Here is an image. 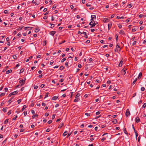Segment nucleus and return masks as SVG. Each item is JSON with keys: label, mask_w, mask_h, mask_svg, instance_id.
<instances>
[{"label": "nucleus", "mask_w": 146, "mask_h": 146, "mask_svg": "<svg viewBox=\"0 0 146 146\" xmlns=\"http://www.w3.org/2000/svg\"><path fill=\"white\" fill-rule=\"evenodd\" d=\"M13 57L14 59L15 60L17 59V56L15 55L14 54L13 55Z\"/></svg>", "instance_id": "cd10ccee"}, {"label": "nucleus", "mask_w": 146, "mask_h": 146, "mask_svg": "<svg viewBox=\"0 0 146 146\" xmlns=\"http://www.w3.org/2000/svg\"><path fill=\"white\" fill-rule=\"evenodd\" d=\"M21 99H19L17 101V102L18 103V104H19L21 102Z\"/></svg>", "instance_id": "e433bc0d"}, {"label": "nucleus", "mask_w": 146, "mask_h": 146, "mask_svg": "<svg viewBox=\"0 0 146 146\" xmlns=\"http://www.w3.org/2000/svg\"><path fill=\"white\" fill-rule=\"evenodd\" d=\"M135 121L137 123H138L140 121V119L139 117H137L135 119Z\"/></svg>", "instance_id": "9b49d317"}, {"label": "nucleus", "mask_w": 146, "mask_h": 146, "mask_svg": "<svg viewBox=\"0 0 146 146\" xmlns=\"http://www.w3.org/2000/svg\"><path fill=\"white\" fill-rule=\"evenodd\" d=\"M116 37V40H118V35H115Z\"/></svg>", "instance_id": "864d4df0"}, {"label": "nucleus", "mask_w": 146, "mask_h": 146, "mask_svg": "<svg viewBox=\"0 0 146 146\" xmlns=\"http://www.w3.org/2000/svg\"><path fill=\"white\" fill-rule=\"evenodd\" d=\"M48 93H46V94H45V97L44 98H45L48 97Z\"/></svg>", "instance_id": "4c0bfd02"}, {"label": "nucleus", "mask_w": 146, "mask_h": 146, "mask_svg": "<svg viewBox=\"0 0 146 146\" xmlns=\"http://www.w3.org/2000/svg\"><path fill=\"white\" fill-rule=\"evenodd\" d=\"M64 125L63 123H61L59 125L58 127L59 128H61V127L63 126Z\"/></svg>", "instance_id": "f3484780"}, {"label": "nucleus", "mask_w": 146, "mask_h": 146, "mask_svg": "<svg viewBox=\"0 0 146 146\" xmlns=\"http://www.w3.org/2000/svg\"><path fill=\"white\" fill-rule=\"evenodd\" d=\"M84 126V124H82L80 126L81 128H83Z\"/></svg>", "instance_id": "774afa93"}, {"label": "nucleus", "mask_w": 146, "mask_h": 146, "mask_svg": "<svg viewBox=\"0 0 146 146\" xmlns=\"http://www.w3.org/2000/svg\"><path fill=\"white\" fill-rule=\"evenodd\" d=\"M127 6H129V8H130L132 6V5L131 3H130Z\"/></svg>", "instance_id": "58836bf2"}, {"label": "nucleus", "mask_w": 146, "mask_h": 146, "mask_svg": "<svg viewBox=\"0 0 146 146\" xmlns=\"http://www.w3.org/2000/svg\"><path fill=\"white\" fill-rule=\"evenodd\" d=\"M23 113L25 116H26L27 114V111H24L23 112Z\"/></svg>", "instance_id": "49530a36"}, {"label": "nucleus", "mask_w": 146, "mask_h": 146, "mask_svg": "<svg viewBox=\"0 0 146 146\" xmlns=\"http://www.w3.org/2000/svg\"><path fill=\"white\" fill-rule=\"evenodd\" d=\"M136 29L134 28H133L132 29V31L133 32H135L136 31Z\"/></svg>", "instance_id": "09e8293b"}, {"label": "nucleus", "mask_w": 146, "mask_h": 146, "mask_svg": "<svg viewBox=\"0 0 146 146\" xmlns=\"http://www.w3.org/2000/svg\"><path fill=\"white\" fill-rule=\"evenodd\" d=\"M145 90V88L144 87H142L141 88V90L142 91H143Z\"/></svg>", "instance_id": "c9c22d12"}, {"label": "nucleus", "mask_w": 146, "mask_h": 146, "mask_svg": "<svg viewBox=\"0 0 146 146\" xmlns=\"http://www.w3.org/2000/svg\"><path fill=\"white\" fill-rule=\"evenodd\" d=\"M56 33V32L54 31H51L50 32L49 34L52 36H54V34Z\"/></svg>", "instance_id": "0eeeda50"}, {"label": "nucleus", "mask_w": 146, "mask_h": 146, "mask_svg": "<svg viewBox=\"0 0 146 146\" xmlns=\"http://www.w3.org/2000/svg\"><path fill=\"white\" fill-rule=\"evenodd\" d=\"M50 24L51 25V28H53L54 26V24H51V23H50Z\"/></svg>", "instance_id": "72a5a7b5"}, {"label": "nucleus", "mask_w": 146, "mask_h": 146, "mask_svg": "<svg viewBox=\"0 0 146 146\" xmlns=\"http://www.w3.org/2000/svg\"><path fill=\"white\" fill-rule=\"evenodd\" d=\"M90 41L89 40H88L86 42V44H88L90 43Z\"/></svg>", "instance_id": "603ef678"}, {"label": "nucleus", "mask_w": 146, "mask_h": 146, "mask_svg": "<svg viewBox=\"0 0 146 146\" xmlns=\"http://www.w3.org/2000/svg\"><path fill=\"white\" fill-rule=\"evenodd\" d=\"M49 113H46L45 114V115L46 116H48L49 115Z\"/></svg>", "instance_id": "680f3d73"}, {"label": "nucleus", "mask_w": 146, "mask_h": 146, "mask_svg": "<svg viewBox=\"0 0 146 146\" xmlns=\"http://www.w3.org/2000/svg\"><path fill=\"white\" fill-rule=\"evenodd\" d=\"M44 86H45V85L44 84H42L41 85L40 87L41 88H42Z\"/></svg>", "instance_id": "a19ab883"}, {"label": "nucleus", "mask_w": 146, "mask_h": 146, "mask_svg": "<svg viewBox=\"0 0 146 146\" xmlns=\"http://www.w3.org/2000/svg\"><path fill=\"white\" fill-rule=\"evenodd\" d=\"M7 140V139H6L5 140H4L2 142V144H5V143L6 142Z\"/></svg>", "instance_id": "c03bdc74"}, {"label": "nucleus", "mask_w": 146, "mask_h": 146, "mask_svg": "<svg viewBox=\"0 0 146 146\" xmlns=\"http://www.w3.org/2000/svg\"><path fill=\"white\" fill-rule=\"evenodd\" d=\"M8 66H7L5 67V68H4L3 69V71H2V72H5V71L6 70V69H7V68H8Z\"/></svg>", "instance_id": "7c9ffc66"}, {"label": "nucleus", "mask_w": 146, "mask_h": 146, "mask_svg": "<svg viewBox=\"0 0 146 146\" xmlns=\"http://www.w3.org/2000/svg\"><path fill=\"white\" fill-rule=\"evenodd\" d=\"M58 98V97L56 96H53L52 98V100H56Z\"/></svg>", "instance_id": "4468645a"}, {"label": "nucleus", "mask_w": 146, "mask_h": 146, "mask_svg": "<svg viewBox=\"0 0 146 146\" xmlns=\"http://www.w3.org/2000/svg\"><path fill=\"white\" fill-rule=\"evenodd\" d=\"M17 116L16 115L15 117L13 118V120H15L17 119Z\"/></svg>", "instance_id": "e2e57ef3"}, {"label": "nucleus", "mask_w": 146, "mask_h": 146, "mask_svg": "<svg viewBox=\"0 0 146 146\" xmlns=\"http://www.w3.org/2000/svg\"><path fill=\"white\" fill-rule=\"evenodd\" d=\"M14 97L13 96L8 101V102H9V104H10L12 102V100L13 99Z\"/></svg>", "instance_id": "1a4fd4ad"}, {"label": "nucleus", "mask_w": 146, "mask_h": 146, "mask_svg": "<svg viewBox=\"0 0 146 146\" xmlns=\"http://www.w3.org/2000/svg\"><path fill=\"white\" fill-rule=\"evenodd\" d=\"M80 96V94L79 93H78L76 95V98L78 97H79Z\"/></svg>", "instance_id": "c756f323"}, {"label": "nucleus", "mask_w": 146, "mask_h": 146, "mask_svg": "<svg viewBox=\"0 0 146 146\" xmlns=\"http://www.w3.org/2000/svg\"><path fill=\"white\" fill-rule=\"evenodd\" d=\"M123 132L125 134H127V135H128V133L126 130V129L125 127H124L123 128Z\"/></svg>", "instance_id": "ddd939ff"}, {"label": "nucleus", "mask_w": 146, "mask_h": 146, "mask_svg": "<svg viewBox=\"0 0 146 146\" xmlns=\"http://www.w3.org/2000/svg\"><path fill=\"white\" fill-rule=\"evenodd\" d=\"M108 20V19L107 18H105L104 19V21L105 22H107V20Z\"/></svg>", "instance_id": "338daca9"}, {"label": "nucleus", "mask_w": 146, "mask_h": 146, "mask_svg": "<svg viewBox=\"0 0 146 146\" xmlns=\"http://www.w3.org/2000/svg\"><path fill=\"white\" fill-rule=\"evenodd\" d=\"M31 113L33 114L34 115L35 113V111L34 110H31Z\"/></svg>", "instance_id": "bf43d9fd"}, {"label": "nucleus", "mask_w": 146, "mask_h": 146, "mask_svg": "<svg viewBox=\"0 0 146 146\" xmlns=\"http://www.w3.org/2000/svg\"><path fill=\"white\" fill-rule=\"evenodd\" d=\"M146 107V103H144L143 106V108H145Z\"/></svg>", "instance_id": "79ce46f5"}, {"label": "nucleus", "mask_w": 146, "mask_h": 146, "mask_svg": "<svg viewBox=\"0 0 146 146\" xmlns=\"http://www.w3.org/2000/svg\"><path fill=\"white\" fill-rule=\"evenodd\" d=\"M111 25H112V24L111 23H109L108 24V29L109 30L111 27Z\"/></svg>", "instance_id": "2eb2a0df"}, {"label": "nucleus", "mask_w": 146, "mask_h": 146, "mask_svg": "<svg viewBox=\"0 0 146 146\" xmlns=\"http://www.w3.org/2000/svg\"><path fill=\"white\" fill-rule=\"evenodd\" d=\"M52 122V120H50L47 123L48 124H50Z\"/></svg>", "instance_id": "4d7b16f0"}, {"label": "nucleus", "mask_w": 146, "mask_h": 146, "mask_svg": "<svg viewBox=\"0 0 146 146\" xmlns=\"http://www.w3.org/2000/svg\"><path fill=\"white\" fill-rule=\"evenodd\" d=\"M38 88V87L37 86H34V88L35 89H37Z\"/></svg>", "instance_id": "5fc2aeb1"}, {"label": "nucleus", "mask_w": 146, "mask_h": 146, "mask_svg": "<svg viewBox=\"0 0 146 146\" xmlns=\"http://www.w3.org/2000/svg\"><path fill=\"white\" fill-rule=\"evenodd\" d=\"M136 42H137V41H134L133 42V43L132 45L133 46L134 45H135L136 44Z\"/></svg>", "instance_id": "6e6d98bb"}, {"label": "nucleus", "mask_w": 146, "mask_h": 146, "mask_svg": "<svg viewBox=\"0 0 146 146\" xmlns=\"http://www.w3.org/2000/svg\"><path fill=\"white\" fill-rule=\"evenodd\" d=\"M64 68V67L63 66H61L60 67V69L61 70H63Z\"/></svg>", "instance_id": "37998d69"}, {"label": "nucleus", "mask_w": 146, "mask_h": 146, "mask_svg": "<svg viewBox=\"0 0 146 146\" xmlns=\"http://www.w3.org/2000/svg\"><path fill=\"white\" fill-rule=\"evenodd\" d=\"M2 110L3 111H4V112H5L6 111H7V110H6V109L5 108H3V110Z\"/></svg>", "instance_id": "3c124183"}, {"label": "nucleus", "mask_w": 146, "mask_h": 146, "mask_svg": "<svg viewBox=\"0 0 146 146\" xmlns=\"http://www.w3.org/2000/svg\"><path fill=\"white\" fill-rule=\"evenodd\" d=\"M35 30V32L36 33L38 32L39 31V30L38 29H37L36 28Z\"/></svg>", "instance_id": "ea45409f"}, {"label": "nucleus", "mask_w": 146, "mask_h": 146, "mask_svg": "<svg viewBox=\"0 0 146 146\" xmlns=\"http://www.w3.org/2000/svg\"><path fill=\"white\" fill-rule=\"evenodd\" d=\"M65 42H66L65 40H64V41H62V42L59 43V44H62L63 43H64Z\"/></svg>", "instance_id": "0e129e2a"}, {"label": "nucleus", "mask_w": 146, "mask_h": 146, "mask_svg": "<svg viewBox=\"0 0 146 146\" xmlns=\"http://www.w3.org/2000/svg\"><path fill=\"white\" fill-rule=\"evenodd\" d=\"M130 114V112L129 110L128 109H127L125 113V115L126 116H128V115Z\"/></svg>", "instance_id": "20e7f679"}, {"label": "nucleus", "mask_w": 146, "mask_h": 146, "mask_svg": "<svg viewBox=\"0 0 146 146\" xmlns=\"http://www.w3.org/2000/svg\"><path fill=\"white\" fill-rule=\"evenodd\" d=\"M142 73L141 72H140L139 73L138 76V77L139 79L141 78V77L142 76Z\"/></svg>", "instance_id": "a211bd4d"}, {"label": "nucleus", "mask_w": 146, "mask_h": 146, "mask_svg": "<svg viewBox=\"0 0 146 146\" xmlns=\"http://www.w3.org/2000/svg\"><path fill=\"white\" fill-rule=\"evenodd\" d=\"M106 139V138L105 137H103L101 139V141L102 142H103Z\"/></svg>", "instance_id": "de8ad7c7"}, {"label": "nucleus", "mask_w": 146, "mask_h": 146, "mask_svg": "<svg viewBox=\"0 0 146 146\" xmlns=\"http://www.w3.org/2000/svg\"><path fill=\"white\" fill-rule=\"evenodd\" d=\"M112 122L114 124H116L117 123V121L116 119H115L113 120Z\"/></svg>", "instance_id": "9d476101"}, {"label": "nucleus", "mask_w": 146, "mask_h": 146, "mask_svg": "<svg viewBox=\"0 0 146 146\" xmlns=\"http://www.w3.org/2000/svg\"><path fill=\"white\" fill-rule=\"evenodd\" d=\"M38 117V115L37 114H36L35 115H33L32 117L33 118H34L35 117Z\"/></svg>", "instance_id": "5701e85b"}, {"label": "nucleus", "mask_w": 146, "mask_h": 146, "mask_svg": "<svg viewBox=\"0 0 146 146\" xmlns=\"http://www.w3.org/2000/svg\"><path fill=\"white\" fill-rule=\"evenodd\" d=\"M96 19V16L95 15H92L91 16V20L93 21V20Z\"/></svg>", "instance_id": "423d86ee"}, {"label": "nucleus", "mask_w": 146, "mask_h": 146, "mask_svg": "<svg viewBox=\"0 0 146 146\" xmlns=\"http://www.w3.org/2000/svg\"><path fill=\"white\" fill-rule=\"evenodd\" d=\"M100 112L99 111H98L96 112V115H99L100 113Z\"/></svg>", "instance_id": "052dcab7"}, {"label": "nucleus", "mask_w": 146, "mask_h": 146, "mask_svg": "<svg viewBox=\"0 0 146 146\" xmlns=\"http://www.w3.org/2000/svg\"><path fill=\"white\" fill-rule=\"evenodd\" d=\"M32 3H35L36 5H38V3L36 2V1L35 2L34 0L32 1Z\"/></svg>", "instance_id": "aec40b11"}, {"label": "nucleus", "mask_w": 146, "mask_h": 146, "mask_svg": "<svg viewBox=\"0 0 146 146\" xmlns=\"http://www.w3.org/2000/svg\"><path fill=\"white\" fill-rule=\"evenodd\" d=\"M96 24L95 23L94 21H92L89 23V25L91 26L90 27L91 28H92L94 27Z\"/></svg>", "instance_id": "f257e3e1"}, {"label": "nucleus", "mask_w": 146, "mask_h": 146, "mask_svg": "<svg viewBox=\"0 0 146 146\" xmlns=\"http://www.w3.org/2000/svg\"><path fill=\"white\" fill-rule=\"evenodd\" d=\"M127 70V68L125 67H124L121 71V74L123 75H124L126 73V70Z\"/></svg>", "instance_id": "f03ea898"}, {"label": "nucleus", "mask_w": 146, "mask_h": 146, "mask_svg": "<svg viewBox=\"0 0 146 146\" xmlns=\"http://www.w3.org/2000/svg\"><path fill=\"white\" fill-rule=\"evenodd\" d=\"M23 27H19L18 29L17 30H21L22 29Z\"/></svg>", "instance_id": "f704fd0d"}, {"label": "nucleus", "mask_w": 146, "mask_h": 146, "mask_svg": "<svg viewBox=\"0 0 146 146\" xmlns=\"http://www.w3.org/2000/svg\"><path fill=\"white\" fill-rule=\"evenodd\" d=\"M8 119H6L4 122V124H6L8 122Z\"/></svg>", "instance_id": "a878e982"}, {"label": "nucleus", "mask_w": 146, "mask_h": 146, "mask_svg": "<svg viewBox=\"0 0 146 146\" xmlns=\"http://www.w3.org/2000/svg\"><path fill=\"white\" fill-rule=\"evenodd\" d=\"M4 13L6 14H7L9 13L7 10H5L4 11Z\"/></svg>", "instance_id": "2f4dec72"}, {"label": "nucleus", "mask_w": 146, "mask_h": 146, "mask_svg": "<svg viewBox=\"0 0 146 146\" xmlns=\"http://www.w3.org/2000/svg\"><path fill=\"white\" fill-rule=\"evenodd\" d=\"M27 107L26 105H24L23 106V108L22 109V111H23L25 110V109L27 108Z\"/></svg>", "instance_id": "4be33fe9"}, {"label": "nucleus", "mask_w": 146, "mask_h": 146, "mask_svg": "<svg viewBox=\"0 0 146 146\" xmlns=\"http://www.w3.org/2000/svg\"><path fill=\"white\" fill-rule=\"evenodd\" d=\"M12 72V70H7L6 72V74H8L9 73H11Z\"/></svg>", "instance_id": "dca6fc26"}, {"label": "nucleus", "mask_w": 146, "mask_h": 146, "mask_svg": "<svg viewBox=\"0 0 146 146\" xmlns=\"http://www.w3.org/2000/svg\"><path fill=\"white\" fill-rule=\"evenodd\" d=\"M19 92V91L18 90H17L16 91L13 92H12V94H13V95H15L17 94Z\"/></svg>", "instance_id": "f8f14e48"}, {"label": "nucleus", "mask_w": 146, "mask_h": 146, "mask_svg": "<svg viewBox=\"0 0 146 146\" xmlns=\"http://www.w3.org/2000/svg\"><path fill=\"white\" fill-rule=\"evenodd\" d=\"M24 70V68H22L20 70V73H21L23 72Z\"/></svg>", "instance_id": "b1692460"}, {"label": "nucleus", "mask_w": 146, "mask_h": 146, "mask_svg": "<svg viewBox=\"0 0 146 146\" xmlns=\"http://www.w3.org/2000/svg\"><path fill=\"white\" fill-rule=\"evenodd\" d=\"M67 133L68 132L67 131H65L63 134V136H66L67 135Z\"/></svg>", "instance_id": "412c9836"}, {"label": "nucleus", "mask_w": 146, "mask_h": 146, "mask_svg": "<svg viewBox=\"0 0 146 146\" xmlns=\"http://www.w3.org/2000/svg\"><path fill=\"white\" fill-rule=\"evenodd\" d=\"M11 110H9V111L7 113V114L9 115L10 114H11Z\"/></svg>", "instance_id": "a18cd8bd"}, {"label": "nucleus", "mask_w": 146, "mask_h": 146, "mask_svg": "<svg viewBox=\"0 0 146 146\" xmlns=\"http://www.w3.org/2000/svg\"><path fill=\"white\" fill-rule=\"evenodd\" d=\"M90 81H88V80H87V84H90Z\"/></svg>", "instance_id": "69168bd1"}, {"label": "nucleus", "mask_w": 146, "mask_h": 146, "mask_svg": "<svg viewBox=\"0 0 146 146\" xmlns=\"http://www.w3.org/2000/svg\"><path fill=\"white\" fill-rule=\"evenodd\" d=\"M85 115H86L87 116H89L90 115V113H85Z\"/></svg>", "instance_id": "bb28decb"}, {"label": "nucleus", "mask_w": 146, "mask_h": 146, "mask_svg": "<svg viewBox=\"0 0 146 146\" xmlns=\"http://www.w3.org/2000/svg\"><path fill=\"white\" fill-rule=\"evenodd\" d=\"M116 48L117 49V50H120L121 49L120 48V47L119 46V43H118L116 46Z\"/></svg>", "instance_id": "7ed1b4c3"}, {"label": "nucleus", "mask_w": 146, "mask_h": 146, "mask_svg": "<svg viewBox=\"0 0 146 146\" xmlns=\"http://www.w3.org/2000/svg\"><path fill=\"white\" fill-rule=\"evenodd\" d=\"M122 62H123V61H122V60H121L120 61V62H119V64L118 66H119V67H121L122 66Z\"/></svg>", "instance_id": "6ab92c4d"}, {"label": "nucleus", "mask_w": 146, "mask_h": 146, "mask_svg": "<svg viewBox=\"0 0 146 146\" xmlns=\"http://www.w3.org/2000/svg\"><path fill=\"white\" fill-rule=\"evenodd\" d=\"M119 34L121 35H125V33L124 32V31L123 30H121L120 31L119 33Z\"/></svg>", "instance_id": "6e6552de"}, {"label": "nucleus", "mask_w": 146, "mask_h": 146, "mask_svg": "<svg viewBox=\"0 0 146 146\" xmlns=\"http://www.w3.org/2000/svg\"><path fill=\"white\" fill-rule=\"evenodd\" d=\"M56 4H54L53 6V7H52V10H54L56 8Z\"/></svg>", "instance_id": "393cba45"}, {"label": "nucleus", "mask_w": 146, "mask_h": 146, "mask_svg": "<svg viewBox=\"0 0 146 146\" xmlns=\"http://www.w3.org/2000/svg\"><path fill=\"white\" fill-rule=\"evenodd\" d=\"M137 78H136V79H135V80H134L133 81V84H135V82L137 81Z\"/></svg>", "instance_id": "473e14b6"}, {"label": "nucleus", "mask_w": 146, "mask_h": 146, "mask_svg": "<svg viewBox=\"0 0 146 146\" xmlns=\"http://www.w3.org/2000/svg\"><path fill=\"white\" fill-rule=\"evenodd\" d=\"M5 94V93H2L0 95V96L2 97L3 96H4Z\"/></svg>", "instance_id": "c85d7f7f"}, {"label": "nucleus", "mask_w": 146, "mask_h": 146, "mask_svg": "<svg viewBox=\"0 0 146 146\" xmlns=\"http://www.w3.org/2000/svg\"><path fill=\"white\" fill-rule=\"evenodd\" d=\"M118 27L119 29H121L122 28V26L121 25H119Z\"/></svg>", "instance_id": "13d9d810"}, {"label": "nucleus", "mask_w": 146, "mask_h": 146, "mask_svg": "<svg viewBox=\"0 0 146 146\" xmlns=\"http://www.w3.org/2000/svg\"><path fill=\"white\" fill-rule=\"evenodd\" d=\"M19 83L21 84L20 85L21 86H23L25 84V82L23 81V80H20Z\"/></svg>", "instance_id": "39448f33"}, {"label": "nucleus", "mask_w": 146, "mask_h": 146, "mask_svg": "<svg viewBox=\"0 0 146 146\" xmlns=\"http://www.w3.org/2000/svg\"><path fill=\"white\" fill-rule=\"evenodd\" d=\"M66 60V58H63L61 60V62H63L64 61H65Z\"/></svg>", "instance_id": "8fccbe9b"}]
</instances>
